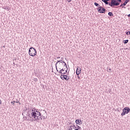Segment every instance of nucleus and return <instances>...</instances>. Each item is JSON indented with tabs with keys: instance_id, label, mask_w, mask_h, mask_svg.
<instances>
[{
	"instance_id": "nucleus-15",
	"label": "nucleus",
	"mask_w": 130,
	"mask_h": 130,
	"mask_svg": "<svg viewBox=\"0 0 130 130\" xmlns=\"http://www.w3.org/2000/svg\"><path fill=\"white\" fill-rule=\"evenodd\" d=\"M81 122L82 121L81 120H79V119H77L75 121V122H76V123H77V124H81Z\"/></svg>"
},
{
	"instance_id": "nucleus-7",
	"label": "nucleus",
	"mask_w": 130,
	"mask_h": 130,
	"mask_svg": "<svg viewBox=\"0 0 130 130\" xmlns=\"http://www.w3.org/2000/svg\"><path fill=\"white\" fill-rule=\"evenodd\" d=\"M66 67H68L67 66V63H59L58 64V69L59 70H60L61 69H62L63 68H64V69L66 68Z\"/></svg>"
},
{
	"instance_id": "nucleus-13",
	"label": "nucleus",
	"mask_w": 130,
	"mask_h": 130,
	"mask_svg": "<svg viewBox=\"0 0 130 130\" xmlns=\"http://www.w3.org/2000/svg\"><path fill=\"white\" fill-rule=\"evenodd\" d=\"M129 2V0H125L124 3L123 4H121L120 7H124V6H126V4Z\"/></svg>"
},
{
	"instance_id": "nucleus-25",
	"label": "nucleus",
	"mask_w": 130,
	"mask_h": 130,
	"mask_svg": "<svg viewBox=\"0 0 130 130\" xmlns=\"http://www.w3.org/2000/svg\"><path fill=\"white\" fill-rule=\"evenodd\" d=\"M108 72H109V73H111V69L109 68V69L108 71Z\"/></svg>"
},
{
	"instance_id": "nucleus-14",
	"label": "nucleus",
	"mask_w": 130,
	"mask_h": 130,
	"mask_svg": "<svg viewBox=\"0 0 130 130\" xmlns=\"http://www.w3.org/2000/svg\"><path fill=\"white\" fill-rule=\"evenodd\" d=\"M2 9H4V10H6L7 11H10V8H9V7L8 6H3Z\"/></svg>"
},
{
	"instance_id": "nucleus-19",
	"label": "nucleus",
	"mask_w": 130,
	"mask_h": 130,
	"mask_svg": "<svg viewBox=\"0 0 130 130\" xmlns=\"http://www.w3.org/2000/svg\"><path fill=\"white\" fill-rule=\"evenodd\" d=\"M128 42V40H126L123 41L124 44H126Z\"/></svg>"
},
{
	"instance_id": "nucleus-1",
	"label": "nucleus",
	"mask_w": 130,
	"mask_h": 130,
	"mask_svg": "<svg viewBox=\"0 0 130 130\" xmlns=\"http://www.w3.org/2000/svg\"><path fill=\"white\" fill-rule=\"evenodd\" d=\"M30 119H27V120H42V118H41V113L38 111V110L32 109L30 114L28 115Z\"/></svg>"
},
{
	"instance_id": "nucleus-9",
	"label": "nucleus",
	"mask_w": 130,
	"mask_h": 130,
	"mask_svg": "<svg viewBox=\"0 0 130 130\" xmlns=\"http://www.w3.org/2000/svg\"><path fill=\"white\" fill-rule=\"evenodd\" d=\"M43 113H44L43 115H41V116L42 119L43 118V119H46V118H47V116H46V111L45 110H43Z\"/></svg>"
},
{
	"instance_id": "nucleus-28",
	"label": "nucleus",
	"mask_w": 130,
	"mask_h": 130,
	"mask_svg": "<svg viewBox=\"0 0 130 130\" xmlns=\"http://www.w3.org/2000/svg\"><path fill=\"white\" fill-rule=\"evenodd\" d=\"M19 105H21V103H20V102H19Z\"/></svg>"
},
{
	"instance_id": "nucleus-2",
	"label": "nucleus",
	"mask_w": 130,
	"mask_h": 130,
	"mask_svg": "<svg viewBox=\"0 0 130 130\" xmlns=\"http://www.w3.org/2000/svg\"><path fill=\"white\" fill-rule=\"evenodd\" d=\"M120 3H121V0H111V2L109 5L111 7H114V6H119Z\"/></svg>"
},
{
	"instance_id": "nucleus-29",
	"label": "nucleus",
	"mask_w": 130,
	"mask_h": 130,
	"mask_svg": "<svg viewBox=\"0 0 130 130\" xmlns=\"http://www.w3.org/2000/svg\"><path fill=\"white\" fill-rule=\"evenodd\" d=\"M128 17H130V14L128 15Z\"/></svg>"
},
{
	"instance_id": "nucleus-26",
	"label": "nucleus",
	"mask_w": 130,
	"mask_h": 130,
	"mask_svg": "<svg viewBox=\"0 0 130 130\" xmlns=\"http://www.w3.org/2000/svg\"><path fill=\"white\" fill-rule=\"evenodd\" d=\"M19 101L18 100H16V101H15V103H19Z\"/></svg>"
},
{
	"instance_id": "nucleus-30",
	"label": "nucleus",
	"mask_w": 130,
	"mask_h": 130,
	"mask_svg": "<svg viewBox=\"0 0 130 130\" xmlns=\"http://www.w3.org/2000/svg\"><path fill=\"white\" fill-rule=\"evenodd\" d=\"M117 111H119V109H117Z\"/></svg>"
},
{
	"instance_id": "nucleus-27",
	"label": "nucleus",
	"mask_w": 130,
	"mask_h": 130,
	"mask_svg": "<svg viewBox=\"0 0 130 130\" xmlns=\"http://www.w3.org/2000/svg\"><path fill=\"white\" fill-rule=\"evenodd\" d=\"M2 105V101L0 100V105Z\"/></svg>"
},
{
	"instance_id": "nucleus-20",
	"label": "nucleus",
	"mask_w": 130,
	"mask_h": 130,
	"mask_svg": "<svg viewBox=\"0 0 130 130\" xmlns=\"http://www.w3.org/2000/svg\"><path fill=\"white\" fill-rule=\"evenodd\" d=\"M63 71H66V70H64V67H63L62 69H61L59 72H62Z\"/></svg>"
},
{
	"instance_id": "nucleus-11",
	"label": "nucleus",
	"mask_w": 130,
	"mask_h": 130,
	"mask_svg": "<svg viewBox=\"0 0 130 130\" xmlns=\"http://www.w3.org/2000/svg\"><path fill=\"white\" fill-rule=\"evenodd\" d=\"M64 71L62 72H59L60 74H61V75H66L67 73H68V67H65Z\"/></svg>"
},
{
	"instance_id": "nucleus-4",
	"label": "nucleus",
	"mask_w": 130,
	"mask_h": 130,
	"mask_svg": "<svg viewBox=\"0 0 130 130\" xmlns=\"http://www.w3.org/2000/svg\"><path fill=\"white\" fill-rule=\"evenodd\" d=\"M130 111V109L128 107H125L123 109V112L121 114V115H122V116H123V115H125V114H127Z\"/></svg>"
},
{
	"instance_id": "nucleus-24",
	"label": "nucleus",
	"mask_w": 130,
	"mask_h": 130,
	"mask_svg": "<svg viewBox=\"0 0 130 130\" xmlns=\"http://www.w3.org/2000/svg\"><path fill=\"white\" fill-rule=\"evenodd\" d=\"M72 1H73V0H67V2L68 3H71V2H72Z\"/></svg>"
},
{
	"instance_id": "nucleus-16",
	"label": "nucleus",
	"mask_w": 130,
	"mask_h": 130,
	"mask_svg": "<svg viewBox=\"0 0 130 130\" xmlns=\"http://www.w3.org/2000/svg\"><path fill=\"white\" fill-rule=\"evenodd\" d=\"M94 6H95V7H99V8H100V5H99L98 3L95 2V3H94Z\"/></svg>"
},
{
	"instance_id": "nucleus-21",
	"label": "nucleus",
	"mask_w": 130,
	"mask_h": 130,
	"mask_svg": "<svg viewBox=\"0 0 130 130\" xmlns=\"http://www.w3.org/2000/svg\"><path fill=\"white\" fill-rule=\"evenodd\" d=\"M11 104H12L13 105H15V103H16V101H13V102H11Z\"/></svg>"
},
{
	"instance_id": "nucleus-12",
	"label": "nucleus",
	"mask_w": 130,
	"mask_h": 130,
	"mask_svg": "<svg viewBox=\"0 0 130 130\" xmlns=\"http://www.w3.org/2000/svg\"><path fill=\"white\" fill-rule=\"evenodd\" d=\"M81 71H82L81 68H80L79 67H77L76 70V75H77V76H79V75L81 74Z\"/></svg>"
},
{
	"instance_id": "nucleus-10",
	"label": "nucleus",
	"mask_w": 130,
	"mask_h": 130,
	"mask_svg": "<svg viewBox=\"0 0 130 130\" xmlns=\"http://www.w3.org/2000/svg\"><path fill=\"white\" fill-rule=\"evenodd\" d=\"M60 78L61 79H62V80H63V79L64 80H66V81H69V80H70V78L69 77H68V76L67 75H61L60 76Z\"/></svg>"
},
{
	"instance_id": "nucleus-22",
	"label": "nucleus",
	"mask_w": 130,
	"mask_h": 130,
	"mask_svg": "<svg viewBox=\"0 0 130 130\" xmlns=\"http://www.w3.org/2000/svg\"><path fill=\"white\" fill-rule=\"evenodd\" d=\"M126 35H128V34H129V35H130V31H127V32H126Z\"/></svg>"
},
{
	"instance_id": "nucleus-32",
	"label": "nucleus",
	"mask_w": 130,
	"mask_h": 130,
	"mask_svg": "<svg viewBox=\"0 0 130 130\" xmlns=\"http://www.w3.org/2000/svg\"><path fill=\"white\" fill-rule=\"evenodd\" d=\"M120 110H121V109H120Z\"/></svg>"
},
{
	"instance_id": "nucleus-17",
	"label": "nucleus",
	"mask_w": 130,
	"mask_h": 130,
	"mask_svg": "<svg viewBox=\"0 0 130 130\" xmlns=\"http://www.w3.org/2000/svg\"><path fill=\"white\" fill-rule=\"evenodd\" d=\"M102 2H104V3H105L106 5H109V3H108V1H105V0H102Z\"/></svg>"
},
{
	"instance_id": "nucleus-18",
	"label": "nucleus",
	"mask_w": 130,
	"mask_h": 130,
	"mask_svg": "<svg viewBox=\"0 0 130 130\" xmlns=\"http://www.w3.org/2000/svg\"><path fill=\"white\" fill-rule=\"evenodd\" d=\"M108 15L109 16H110V17L113 16V13L112 12H109L108 13Z\"/></svg>"
},
{
	"instance_id": "nucleus-31",
	"label": "nucleus",
	"mask_w": 130,
	"mask_h": 130,
	"mask_svg": "<svg viewBox=\"0 0 130 130\" xmlns=\"http://www.w3.org/2000/svg\"><path fill=\"white\" fill-rule=\"evenodd\" d=\"M57 58H60V57H57Z\"/></svg>"
},
{
	"instance_id": "nucleus-8",
	"label": "nucleus",
	"mask_w": 130,
	"mask_h": 130,
	"mask_svg": "<svg viewBox=\"0 0 130 130\" xmlns=\"http://www.w3.org/2000/svg\"><path fill=\"white\" fill-rule=\"evenodd\" d=\"M59 63H65L64 61H63V60H58L55 64V68L57 70V72H58V70H57V64H58Z\"/></svg>"
},
{
	"instance_id": "nucleus-3",
	"label": "nucleus",
	"mask_w": 130,
	"mask_h": 130,
	"mask_svg": "<svg viewBox=\"0 0 130 130\" xmlns=\"http://www.w3.org/2000/svg\"><path fill=\"white\" fill-rule=\"evenodd\" d=\"M28 53L30 56H35L37 54V51L35 48L30 47L29 49Z\"/></svg>"
},
{
	"instance_id": "nucleus-23",
	"label": "nucleus",
	"mask_w": 130,
	"mask_h": 130,
	"mask_svg": "<svg viewBox=\"0 0 130 130\" xmlns=\"http://www.w3.org/2000/svg\"><path fill=\"white\" fill-rule=\"evenodd\" d=\"M34 81H35V82H37V81H38V79H37V78H35L34 79Z\"/></svg>"
},
{
	"instance_id": "nucleus-6",
	"label": "nucleus",
	"mask_w": 130,
	"mask_h": 130,
	"mask_svg": "<svg viewBox=\"0 0 130 130\" xmlns=\"http://www.w3.org/2000/svg\"><path fill=\"white\" fill-rule=\"evenodd\" d=\"M106 10L102 7H100L98 8V11L101 14H104L105 13Z\"/></svg>"
},
{
	"instance_id": "nucleus-5",
	"label": "nucleus",
	"mask_w": 130,
	"mask_h": 130,
	"mask_svg": "<svg viewBox=\"0 0 130 130\" xmlns=\"http://www.w3.org/2000/svg\"><path fill=\"white\" fill-rule=\"evenodd\" d=\"M80 128H81V127L79 126H76L75 125H71L70 127L69 130H79L80 129Z\"/></svg>"
}]
</instances>
